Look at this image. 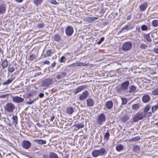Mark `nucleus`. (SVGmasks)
I'll return each instance as SVG.
<instances>
[{"label": "nucleus", "instance_id": "6ab92c4d", "mask_svg": "<svg viewBox=\"0 0 158 158\" xmlns=\"http://www.w3.org/2000/svg\"><path fill=\"white\" fill-rule=\"evenodd\" d=\"M150 97L148 95H144L142 98L143 101L145 103L148 102L150 100Z\"/></svg>", "mask_w": 158, "mask_h": 158}, {"label": "nucleus", "instance_id": "2f4dec72", "mask_svg": "<svg viewBox=\"0 0 158 158\" xmlns=\"http://www.w3.org/2000/svg\"><path fill=\"white\" fill-rule=\"evenodd\" d=\"M129 119V117L127 116H125L122 117V121L123 122H125Z\"/></svg>", "mask_w": 158, "mask_h": 158}, {"label": "nucleus", "instance_id": "69168bd1", "mask_svg": "<svg viewBox=\"0 0 158 158\" xmlns=\"http://www.w3.org/2000/svg\"><path fill=\"white\" fill-rule=\"evenodd\" d=\"M2 47L0 46V53H2L3 52V51L2 50Z\"/></svg>", "mask_w": 158, "mask_h": 158}, {"label": "nucleus", "instance_id": "4d7b16f0", "mask_svg": "<svg viewBox=\"0 0 158 158\" xmlns=\"http://www.w3.org/2000/svg\"><path fill=\"white\" fill-rule=\"evenodd\" d=\"M44 95V94L43 93H40L39 95V96L40 98H43Z\"/></svg>", "mask_w": 158, "mask_h": 158}, {"label": "nucleus", "instance_id": "c85d7f7f", "mask_svg": "<svg viewBox=\"0 0 158 158\" xmlns=\"http://www.w3.org/2000/svg\"><path fill=\"white\" fill-rule=\"evenodd\" d=\"M52 54V52L50 50H48L46 52V53L44 55V56L45 57L50 56Z\"/></svg>", "mask_w": 158, "mask_h": 158}, {"label": "nucleus", "instance_id": "0eeeda50", "mask_svg": "<svg viewBox=\"0 0 158 158\" xmlns=\"http://www.w3.org/2000/svg\"><path fill=\"white\" fill-rule=\"evenodd\" d=\"M65 33L68 36H70L73 32V27L71 26H68L65 29Z\"/></svg>", "mask_w": 158, "mask_h": 158}, {"label": "nucleus", "instance_id": "3c124183", "mask_svg": "<svg viewBox=\"0 0 158 158\" xmlns=\"http://www.w3.org/2000/svg\"><path fill=\"white\" fill-rule=\"evenodd\" d=\"M37 26L38 27L41 28L44 27V25L42 23H40L38 24Z\"/></svg>", "mask_w": 158, "mask_h": 158}, {"label": "nucleus", "instance_id": "13d9d810", "mask_svg": "<svg viewBox=\"0 0 158 158\" xmlns=\"http://www.w3.org/2000/svg\"><path fill=\"white\" fill-rule=\"evenodd\" d=\"M153 51L154 52L158 54V48L154 49Z\"/></svg>", "mask_w": 158, "mask_h": 158}, {"label": "nucleus", "instance_id": "a211bd4d", "mask_svg": "<svg viewBox=\"0 0 158 158\" xmlns=\"http://www.w3.org/2000/svg\"><path fill=\"white\" fill-rule=\"evenodd\" d=\"M73 127L77 128L78 129H79L84 128V125L83 124L80 123L78 124H76L74 125L73 126Z\"/></svg>", "mask_w": 158, "mask_h": 158}, {"label": "nucleus", "instance_id": "f3484780", "mask_svg": "<svg viewBox=\"0 0 158 158\" xmlns=\"http://www.w3.org/2000/svg\"><path fill=\"white\" fill-rule=\"evenodd\" d=\"M86 86L84 85L81 86L77 88L75 91V94H77V93L80 92L84 89H85Z\"/></svg>", "mask_w": 158, "mask_h": 158}, {"label": "nucleus", "instance_id": "a19ab883", "mask_svg": "<svg viewBox=\"0 0 158 158\" xmlns=\"http://www.w3.org/2000/svg\"><path fill=\"white\" fill-rule=\"evenodd\" d=\"M133 151L135 152H138L139 151V146H135L133 148Z\"/></svg>", "mask_w": 158, "mask_h": 158}, {"label": "nucleus", "instance_id": "a878e982", "mask_svg": "<svg viewBox=\"0 0 158 158\" xmlns=\"http://www.w3.org/2000/svg\"><path fill=\"white\" fill-rule=\"evenodd\" d=\"M84 65V64L83 63H82L81 62H77L73 64L70 65V66L73 67L83 66Z\"/></svg>", "mask_w": 158, "mask_h": 158}, {"label": "nucleus", "instance_id": "4468645a", "mask_svg": "<svg viewBox=\"0 0 158 158\" xmlns=\"http://www.w3.org/2000/svg\"><path fill=\"white\" fill-rule=\"evenodd\" d=\"M147 2H144L139 6V9L141 11L145 10L148 7Z\"/></svg>", "mask_w": 158, "mask_h": 158}, {"label": "nucleus", "instance_id": "680f3d73", "mask_svg": "<svg viewBox=\"0 0 158 158\" xmlns=\"http://www.w3.org/2000/svg\"><path fill=\"white\" fill-rule=\"evenodd\" d=\"M61 77H62L61 75H57L56 76V78L57 79H60L61 78Z\"/></svg>", "mask_w": 158, "mask_h": 158}, {"label": "nucleus", "instance_id": "79ce46f5", "mask_svg": "<svg viewBox=\"0 0 158 158\" xmlns=\"http://www.w3.org/2000/svg\"><path fill=\"white\" fill-rule=\"evenodd\" d=\"M109 136H110V134L109 133V132H106L105 134V135L104 136V139H106V141L108 140L109 138Z\"/></svg>", "mask_w": 158, "mask_h": 158}, {"label": "nucleus", "instance_id": "58836bf2", "mask_svg": "<svg viewBox=\"0 0 158 158\" xmlns=\"http://www.w3.org/2000/svg\"><path fill=\"white\" fill-rule=\"evenodd\" d=\"M158 109V104L152 106V111L153 112H154Z\"/></svg>", "mask_w": 158, "mask_h": 158}, {"label": "nucleus", "instance_id": "412c9836", "mask_svg": "<svg viewBox=\"0 0 158 158\" xmlns=\"http://www.w3.org/2000/svg\"><path fill=\"white\" fill-rule=\"evenodd\" d=\"M74 109L72 106H69L66 108V112L69 114H72L74 112Z\"/></svg>", "mask_w": 158, "mask_h": 158}, {"label": "nucleus", "instance_id": "9d476101", "mask_svg": "<svg viewBox=\"0 0 158 158\" xmlns=\"http://www.w3.org/2000/svg\"><path fill=\"white\" fill-rule=\"evenodd\" d=\"M98 18L96 17H87L83 19V20L89 23H93L95 20L97 19Z\"/></svg>", "mask_w": 158, "mask_h": 158}, {"label": "nucleus", "instance_id": "7ed1b4c3", "mask_svg": "<svg viewBox=\"0 0 158 158\" xmlns=\"http://www.w3.org/2000/svg\"><path fill=\"white\" fill-rule=\"evenodd\" d=\"M106 119L105 114L103 113L101 114L97 119L96 123L98 125H101L105 121Z\"/></svg>", "mask_w": 158, "mask_h": 158}, {"label": "nucleus", "instance_id": "c9c22d12", "mask_svg": "<svg viewBox=\"0 0 158 158\" xmlns=\"http://www.w3.org/2000/svg\"><path fill=\"white\" fill-rule=\"evenodd\" d=\"M12 119L13 120V122H14V124L16 125L18 123V117L17 116H14L12 117Z\"/></svg>", "mask_w": 158, "mask_h": 158}, {"label": "nucleus", "instance_id": "bf43d9fd", "mask_svg": "<svg viewBox=\"0 0 158 158\" xmlns=\"http://www.w3.org/2000/svg\"><path fill=\"white\" fill-rule=\"evenodd\" d=\"M55 118V116L53 115L50 118V121H52Z\"/></svg>", "mask_w": 158, "mask_h": 158}, {"label": "nucleus", "instance_id": "ddd939ff", "mask_svg": "<svg viewBox=\"0 0 158 158\" xmlns=\"http://www.w3.org/2000/svg\"><path fill=\"white\" fill-rule=\"evenodd\" d=\"M15 78V77H10L8 78L7 80L5 82L2 83V85L3 86L8 85L12 82L13 80Z\"/></svg>", "mask_w": 158, "mask_h": 158}, {"label": "nucleus", "instance_id": "ea45409f", "mask_svg": "<svg viewBox=\"0 0 158 158\" xmlns=\"http://www.w3.org/2000/svg\"><path fill=\"white\" fill-rule=\"evenodd\" d=\"M28 59L29 60L31 61H33L34 59H35V57L34 55L32 54L29 57Z\"/></svg>", "mask_w": 158, "mask_h": 158}, {"label": "nucleus", "instance_id": "393cba45", "mask_svg": "<svg viewBox=\"0 0 158 158\" xmlns=\"http://www.w3.org/2000/svg\"><path fill=\"white\" fill-rule=\"evenodd\" d=\"M6 11V7L5 5L2 4L0 6V14L4 13Z\"/></svg>", "mask_w": 158, "mask_h": 158}, {"label": "nucleus", "instance_id": "f257e3e1", "mask_svg": "<svg viewBox=\"0 0 158 158\" xmlns=\"http://www.w3.org/2000/svg\"><path fill=\"white\" fill-rule=\"evenodd\" d=\"M129 84L130 82L128 81L122 83L120 85V87L118 89L117 92L121 94L123 92L126 91L127 89Z\"/></svg>", "mask_w": 158, "mask_h": 158}, {"label": "nucleus", "instance_id": "c03bdc74", "mask_svg": "<svg viewBox=\"0 0 158 158\" xmlns=\"http://www.w3.org/2000/svg\"><path fill=\"white\" fill-rule=\"evenodd\" d=\"M145 38L146 40L148 42H151L152 41L149 35H147L145 36Z\"/></svg>", "mask_w": 158, "mask_h": 158}, {"label": "nucleus", "instance_id": "cd10ccee", "mask_svg": "<svg viewBox=\"0 0 158 158\" xmlns=\"http://www.w3.org/2000/svg\"><path fill=\"white\" fill-rule=\"evenodd\" d=\"M35 141L38 144H46V141L42 139L35 140Z\"/></svg>", "mask_w": 158, "mask_h": 158}, {"label": "nucleus", "instance_id": "dca6fc26", "mask_svg": "<svg viewBox=\"0 0 158 158\" xmlns=\"http://www.w3.org/2000/svg\"><path fill=\"white\" fill-rule=\"evenodd\" d=\"M113 106V103L112 101L107 102L106 104V107L108 109H110Z\"/></svg>", "mask_w": 158, "mask_h": 158}, {"label": "nucleus", "instance_id": "f03ea898", "mask_svg": "<svg viewBox=\"0 0 158 158\" xmlns=\"http://www.w3.org/2000/svg\"><path fill=\"white\" fill-rule=\"evenodd\" d=\"M15 108V106L12 103L9 102L6 104L4 106V109L6 112L9 113L13 111Z\"/></svg>", "mask_w": 158, "mask_h": 158}, {"label": "nucleus", "instance_id": "5fc2aeb1", "mask_svg": "<svg viewBox=\"0 0 158 158\" xmlns=\"http://www.w3.org/2000/svg\"><path fill=\"white\" fill-rule=\"evenodd\" d=\"M147 47V46L144 44H141L140 45V47L142 49H145Z\"/></svg>", "mask_w": 158, "mask_h": 158}, {"label": "nucleus", "instance_id": "1a4fd4ad", "mask_svg": "<svg viewBox=\"0 0 158 158\" xmlns=\"http://www.w3.org/2000/svg\"><path fill=\"white\" fill-rule=\"evenodd\" d=\"M24 99L18 96L14 97L12 98V101L13 102L19 103L23 102L24 101Z\"/></svg>", "mask_w": 158, "mask_h": 158}, {"label": "nucleus", "instance_id": "49530a36", "mask_svg": "<svg viewBox=\"0 0 158 158\" xmlns=\"http://www.w3.org/2000/svg\"><path fill=\"white\" fill-rule=\"evenodd\" d=\"M15 70L14 67H12L10 68H9L8 69V71L11 73L13 72Z\"/></svg>", "mask_w": 158, "mask_h": 158}, {"label": "nucleus", "instance_id": "aec40b11", "mask_svg": "<svg viewBox=\"0 0 158 158\" xmlns=\"http://www.w3.org/2000/svg\"><path fill=\"white\" fill-rule=\"evenodd\" d=\"M53 38L54 40L57 42L60 41L61 39V36L58 34L55 35L53 36Z\"/></svg>", "mask_w": 158, "mask_h": 158}, {"label": "nucleus", "instance_id": "72a5a7b5", "mask_svg": "<svg viewBox=\"0 0 158 158\" xmlns=\"http://www.w3.org/2000/svg\"><path fill=\"white\" fill-rule=\"evenodd\" d=\"M43 0H34V2L37 6L38 5L41 4V3L43 2Z\"/></svg>", "mask_w": 158, "mask_h": 158}, {"label": "nucleus", "instance_id": "9b49d317", "mask_svg": "<svg viewBox=\"0 0 158 158\" xmlns=\"http://www.w3.org/2000/svg\"><path fill=\"white\" fill-rule=\"evenodd\" d=\"M88 92L87 91H85L80 95L79 97V99L80 100H84L88 97Z\"/></svg>", "mask_w": 158, "mask_h": 158}, {"label": "nucleus", "instance_id": "bb28decb", "mask_svg": "<svg viewBox=\"0 0 158 158\" xmlns=\"http://www.w3.org/2000/svg\"><path fill=\"white\" fill-rule=\"evenodd\" d=\"M92 156L94 157H96L99 156L98 152V150H93L92 153Z\"/></svg>", "mask_w": 158, "mask_h": 158}, {"label": "nucleus", "instance_id": "b1692460", "mask_svg": "<svg viewBox=\"0 0 158 158\" xmlns=\"http://www.w3.org/2000/svg\"><path fill=\"white\" fill-rule=\"evenodd\" d=\"M133 27H133L130 28L128 26H125L123 27L122 29L118 32V34H119L121 33L125 30H129L130 29H131Z\"/></svg>", "mask_w": 158, "mask_h": 158}, {"label": "nucleus", "instance_id": "f704fd0d", "mask_svg": "<svg viewBox=\"0 0 158 158\" xmlns=\"http://www.w3.org/2000/svg\"><path fill=\"white\" fill-rule=\"evenodd\" d=\"M152 93L154 95H158V87L153 90Z\"/></svg>", "mask_w": 158, "mask_h": 158}, {"label": "nucleus", "instance_id": "4c0bfd02", "mask_svg": "<svg viewBox=\"0 0 158 158\" xmlns=\"http://www.w3.org/2000/svg\"><path fill=\"white\" fill-rule=\"evenodd\" d=\"M132 108L135 110H137L139 108V105L138 104H135L133 105Z\"/></svg>", "mask_w": 158, "mask_h": 158}, {"label": "nucleus", "instance_id": "4be33fe9", "mask_svg": "<svg viewBox=\"0 0 158 158\" xmlns=\"http://www.w3.org/2000/svg\"><path fill=\"white\" fill-rule=\"evenodd\" d=\"M124 148V146L121 144H118L116 147V150L118 152L122 151L123 149Z\"/></svg>", "mask_w": 158, "mask_h": 158}, {"label": "nucleus", "instance_id": "6e6552de", "mask_svg": "<svg viewBox=\"0 0 158 158\" xmlns=\"http://www.w3.org/2000/svg\"><path fill=\"white\" fill-rule=\"evenodd\" d=\"M31 146V143L27 140H24L22 143V146L25 149H28L30 148Z\"/></svg>", "mask_w": 158, "mask_h": 158}, {"label": "nucleus", "instance_id": "de8ad7c7", "mask_svg": "<svg viewBox=\"0 0 158 158\" xmlns=\"http://www.w3.org/2000/svg\"><path fill=\"white\" fill-rule=\"evenodd\" d=\"M147 27L145 25H143L141 27V29L143 31H146L148 29Z\"/></svg>", "mask_w": 158, "mask_h": 158}, {"label": "nucleus", "instance_id": "7c9ffc66", "mask_svg": "<svg viewBox=\"0 0 158 158\" xmlns=\"http://www.w3.org/2000/svg\"><path fill=\"white\" fill-rule=\"evenodd\" d=\"M152 26L154 27H157L158 26V20H154L152 22Z\"/></svg>", "mask_w": 158, "mask_h": 158}, {"label": "nucleus", "instance_id": "052dcab7", "mask_svg": "<svg viewBox=\"0 0 158 158\" xmlns=\"http://www.w3.org/2000/svg\"><path fill=\"white\" fill-rule=\"evenodd\" d=\"M131 15H128L127 18V20H130L131 19Z\"/></svg>", "mask_w": 158, "mask_h": 158}, {"label": "nucleus", "instance_id": "338daca9", "mask_svg": "<svg viewBox=\"0 0 158 158\" xmlns=\"http://www.w3.org/2000/svg\"><path fill=\"white\" fill-rule=\"evenodd\" d=\"M16 2L18 3H20L22 2L23 0H15Z\"/></svg>", "mask_w": 158, "mask_h": 158}, {"label": "nucleus", "instance_id": "20e7f679", "mask_svg": "<svg viewBox=\"0 0 158 158\" xmlns=\"http://www.w3.org/2000/svg\"><path fill=\"white\" fill-rule=\"evenodd\" d=\"M146 114L143 113H138L133 118V121L136 122L139 120L142 119L145 117Z\"/></svg>", "mask_w": 158, "mask_h": 158}, {"label": "nucleus", "instance_id": "a18cd8bd", "mask_svg": "<svg viewBox=\"0 0 158 158\" xmlns=\"http://www.w3.org/2000/svg\"><path fill=\"white\" fill-rule=\"evenodd\" d=\"M60 62H64L66 60V58L64 56H62L61 57L60 59Z\"/></svg>", "mask_w": 158, "mask_h": 158}, {"label": "nucleus", "instance_id": "6e6d98bb", "mask_svg": "<svg viewBox=\"0 0 158 158\" xmlns=\"http://www.w3.org/2000/svg\"><path fill=\"white\" fill-rule=\"evenodd\" d=\"M51 2L54 5H56L57 4V2L55 0H51Z\"/></svg>", "mask_w": 158, "mask_h": 158}, {"label": "nucleus", "instance_id": "8fccbe9b", "mask_svg": "<svg viewBox=\"0 0 158 158\" xmlns=\"http://www.w3.org/2000/svg\"><path fill=\"white\" fill-rule=\"evenodd\" d=\"M36 100L35 99H33L32 101H30L27 102H26V103L27 104L30 105L32 104L34 101Z\"/></svg>", "mask_w": 158, "mask_h": 158}, {"label": "nucleus", "instance_id": "c756f323", "mask_svg": "<svg viewBox=\"0 0 158 158\" xmlns=\"http://www.w3.org/2000/svg\"><path fill=\"white\" fill-rule=\"evenodd\" d=\"M136 90L135 87L133 85H131L129 87V92L131 93L134 92Z\"/></svg>", "mask_w": 158, "mask_h": 158}, {"label": "nucleus", "instance_id": "37998d69", "mask_svg": "<svg viewBox=\"0 0 158 158\" xmlns=\"http://www.w3.org/2000/svg\"><path fill=\"white\" fill-rule=\"evenodd\" d=\"M150 109V106H147L143 110V111L145 114V113L148 112Z\"/></svg>", "mask_w": 158, "mask_h": 158}, {"label": "nucleus", "instance_id": "2eb2a0df", "mask_svg": "<svg viewBox=\"0 0 158 158\" xmlns=\"http://www.w3.org/2000/svg\"><path fill=\"white\" fill-rule=\"evenodd\" d=\"M98 152L99 155L100 156H103L106 153V150L103 148H101L99 150H98Z\"/></svg>", "mask_w": 158, "mask_h": 158}, {"label": "nucleus", "instance_id": "603ef678", "mask_svg": "<svg viewBox=\"0 0 158 158\" xmlns=\"http://www.w3.org/2000/svg\"><path fill=\"white\" fill-rule=\"evenodd\" d=\"M50 64V62L49 60H45L43 62L44 64H47L48 65L49 64Z\"/></svg>", "mask_w": 158, "mask_h": 158}, {"label": "nucleus", "instance_id": "e433bc0d", "mask_svg": "<svg viewBox=\"0 0 158 158\" xmlns=\"http://www.w3.org/2000/svg\"><path fill=\"white\" fill-rule=\"evenodd\" d=\"M121 99L122 101V104L123 105H125L127 104V98H121Z\"/></svg>", "mask_w": 158, "mask_h": 158}, {"label": "nucleus", "instance_id": "09e8293b", "mask_svg": "<svg viewBox=\"0 0 158 158\" xmlns=\"http://www.w3.org/2000/svg\"><path fill=\"white\" fill-rule=\"evenodd\" d=\"M104 40V38L103 37H102L100 38V40L98 42V44H100Z\"/></svg>", "mask_w": 158, "mask_h": 158}, {"label": "nucleus", "instance_id": "5701e85b", "mask_svg": "<svg viewBox=\"0 0 158 158\" xmlns=\"http://www.w3.org/2000/svg\"><path fill=\"white\" fill-rule=\"evenodd\" d=\"M8 62L6 59L4 60L2 62V66L3 69H4L8 66Z\"/></svg>", "mask_w": 158, "mask_h": 158}, {"label": "nucleus", "instance_id": "f8f14e48", "mask_svg": "<svg viewBox=\"0 0 158 158\" xmlns=\"http://www.w3.org/2000/svg\"><path fill=\"white\" fill-rule=\"evenodd\" d=\"M86 101L88 107H92L94 106V102L93 99L88 98L86 100Z\"/></svg>", "mask_w": 158, "mask_h": 158}, {"label": "nucleus", "instance_id": "e2e57ef3", "mask_svg": "<svg viewBox=\"0 0 158 158\" xmlns=\"http://www.w3.org/2000/svg\"><path fill=\"white\" fill-rule=\"evenodd\" d=\"M36 124V125L37 126L39 127H42V125H41L39 123H37Z\"/></svg>", "mask_w": 158, "mask_h": 158}, {"label": "nucleus", "instance_id": "864d4df0", "mask_svg": "<svg viewBox=\"0 0 158 158\" xmlns=\"http://www.w3.org/2000/svg\"><path fill=\"white\" fill-rule=\"evenodd\" d=\"M140 139V138L138 137H137L133 138L132 140L135 141H137Z\"/></svg>", "mask_w": 158, "mask_h": 158}, {"label": "nucleus", "instance_id": "39448f33", "mask_svg": "<svg viewBox=\"0 0 158 158\" xmlns=\"http://www.w3.org/2000/svg\"><path fill=\"white\" fill-rule=\"evenodd\" d=\"M132 46V44L131 42H127L123 44L122 46V49L124 51H127L130 50Z\"/></svg>", "mask_w": 158, "mask_h": 158}, {"label": "nucleus", "instance_id": "473e14b6", "mask_svg": "<svg viewBox=\"0 0 158 158\" xmlns=\"http://www.w3.org/2000/svg\"><path fill=\"white\" fill-rule=\"evenodd\" d=\"M50 158H58L57 155L54 153H51L50 154Z\"/></svg>", "mask_w": 158, "mask_h": 158}, {"label": "nucleus", "instance_id": "774afa93", "mask_svg": "<svg viewBox=\"0 0 158 158\" xmlns=\"http://www.w3.org/2000/svg\"><path fill=\"white\" fill-rule=\"evenodd\" d=\"M43 158H49L48 155H44L43 156Z\"/></svg>", "mask_w": 158, "mask_h": 158}, {"label": "nucleus", "instance_id": "0e129e2a", "mask_svg": "<svg viewBox=\"0 0 158 158\" xmlns=\"http://www.w3.org/2000/svg\"><path fill=\"white\" fill-rule=\"evenodd\" d=\"M56 65V62H54L52 64V67H54Z\"/></svg>", "mask_w": 158, "mask_h": 158}, {"label": "nucleus", "instance_id": "423d86ee", "mask_svg": "<svg viewBox=\"0 0 158 158\" xmlns=\"http://www.w3.org/2000/svg\"><path fill=\"white\" fill-rule=\"evenodd\" d=\"M52 82L53 80L52 79H46L43 81L42 86L43 87L48 86L52 84Z\"/></svg>", "mask_w": 158, "mask_h": 158}]
</instances>
